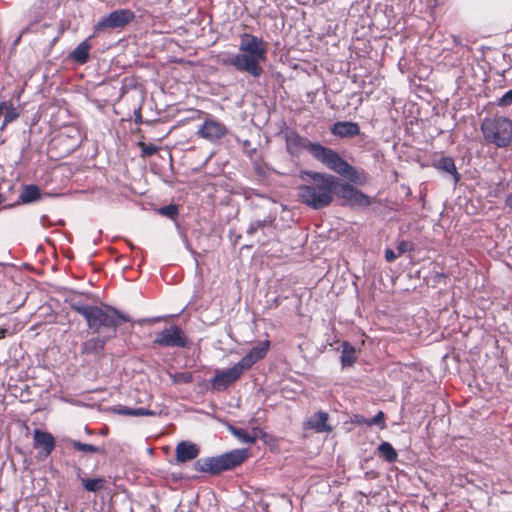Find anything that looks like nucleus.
Returning a JSON list of instances; mask_svg holds the SVG:
<instances>
[{
  "instance_id": "20e7f679",
  "label": "nucleus",
  "mask_w": 512,
  "mask_h": 512,
  "mask_svg": "<svg viewBox=\"0 0 512 512\" xmlns=\"http://www.w3.org/2000/svg\"><path fill=\"white\" fill-rule=\"evenodd\" d=\"M72 310L83 316L87 327L93 333L106 336L108 339L116 337L117 329L131 318L121 313L116 308L102 304L101 306L88 305L83 303H73Z\"/></svg>"
},
{
  "instance_id": "f257e3e1",
  "label": "nucleus",
  "mask_w": 512,
  "mask_h": 512,
  "mask_svg": "<svg viewBox=\"0 0 512 512\" xmlns=\"http://www.w3.org/2000/svg\"><path fill=\"white\" fill-rule=\"evenodd\" d=\"M285 144L291 156H299L303 151H307L316 161L345 179L360 186L368 182V175L364 170H359L348 163L334 149L312 142L295 130H288L285 133Z\"/></svg>"
},
{
  "instance_id": "58836bf2",
  "label": "nucleus",
  "mask_w": 512,
  "mask_h": 512,
  "mask_svg": "<svg viewBox=\"0 0 512 512\" xmlns=\"http://www.w3.org/2000/svg\"><path fill=\"white\" fill-rule=\"evenodd\" d=\"M7 330L4 328H0V339H3L6 337Z\"/></svg>"
},
{
  "instance_id": "c756f323",
  "label": "nucleus",
  "mask_w": 512,
  "mask_h": 512,
  "mask_svg": "<svg viewBox=\"0 0 512 512\" xmlns=\"http://www.w3.org/2000/svg\"><path fill=\"white\" fill-rule=\"evenodd\" d=\"M2 103L9 105L4 109L5 115H4V122L2 125V128H4L8 123H11V122L15 121L16 119H18L19 112L13 107V103L11 101H3Z\"/></svg>"
},
{
  "instance_id": "a211bd4d",
  "label": "nucleus",
  "mask_w": 512,
  "mask_h": 512,
  "mask_svg": "<svg viewBox=\"0 0 512 512\" xmlns=\"http://www.w3.org/2000/svg\"><path fill=\"white\" fill-rule=\"evenodd\" d=\"M432 166L440 171L451 174L455 183H458L461 179V174L457 171L455 161L450 156H441L433 162Z\"/></svg>"
},
{
  "instance_id": "6ab92c4d",
  "label": "nucleus",
  "mask_w": 512,
  "mask_h": 512,
  "mask_svg": "<svg viewBox=\"0 0 512 512\" xmlns=\"http://www.w3.org/2000/svg\"><path fill=\"white\" fill-rule=\"evenodd\" d=\"M109 339L106 336H96L92 337L81 345V354L82 355H90V354H99L101 353L105 345Z\"/></svg>"
},
{
  "instance_id": "9d476101",
  "label": "nucleus",
  "mask_w": 512,
  "mask_h": 512,
  "mask_svg": "<svg viewBox=\"0 0 512 512\" xmlns=\"http://www.w3.org/2000/svg\"><path fill=\"white\" fill-rule=\"evenodd\" d=\"M135 18V13L130 9H117L102 17L95 25V31L107 29H123Z\"/></svg>"
},
{
  "instance_id": "f704fd0d",
  "label": "nucleus",
  "mask_w": 512,
  "mask_h": 512,
  "mask_svg": "<svg viewBox=\"0 0 512 512\" xmlns=\"http://www.w3.org/2000/svg\"><path fill=\"white\" fill-rule=\"evenodd\" d=\"M398 255L414 250V244L411 241H401L397 245Z\"/></svg>"
},
{
  "instance_id": "b1692460",
  "label": "nucleus",
  "mask_w": 512,
  "mask_h": 512,
  "mask_svg": "<svg viewBox=\"0 0 512 512\" xmlns=\"http://www.w3.org/2000/svg\"><path fill=\"white\" fill-rule=\"evenodd\" d=\"M377 453L379 457L383 458L388 463H394L398 459L397 451L389 442L386 441H383L377 447Z\"/></svg>"
},
{
  "instance_id": "ddd939ff",
  "label": "nucleus",
  "mask_w": 512,
  "mask_h": 512,
  "mask_svg": "<svg viewBox=\"0 0 512 512\" xmlns=\"http://www.w3.org/2000/svg\"><path fill=\"white\" fill-rule=\"evenodd\" d=\"M33 446L38 450L39 457L45 459L55 449L56 441L51 433L35 429L33 431Z\"/></svg>"
},
{
  "instance_id": "ea45409f",
  "label": "nucleus",
  "mask_w": 512,
  "mask_h": 512,
  "mask_svg": "<svg viewBox=\"0 0 512 512\" xmlns=\"http://www.w3.org/2000/svg\"><path fill=\"white\" fill-rule=\"evenodd\" d=\"M8 105H6L5 103H0V117L2 116L3 112H4V109L7 107Z\"/></svg>"
},
{
  "instance_id": "a878e982",
  "label": "nucleus",
  "mask_w": 512,
  "mask_h": 512,
  "mask_svg": "<svg viewBox=\"0 0 512 512\" xmlns=\"http://www.w3.org/2000/svg\"><path fill=\"white\" fill-rule=\"evenodd\" d=\"M452 41H453V48H452V51L457 54V55H460L461 58H466V59H469L471 53H472V49L469 45L463 43L462 39L460 38V36H456V35H453L452 36Z\"/></svg>"
},
{
  "instance_id": "79ce46f5",
  "label": "nucleus",
  "mask_w": 512,
  "mask_h": 512,
  "mask_svg": "<svg viewBox=\"0 0 512 512\" xmlns=\"http://www.w3.org/2000/svg\"><path fill=\"white\" fill-rule=\"evenodd\" d=\"M509 56H510V59H511V61H512V51H511V54H510Z\"/></svg>"
},
{
  "instance_id": "37998d69",
  "label": "nucleus",
  "mask_w": 512,
  "mask_h": 512,
  "mask_svg": "<svg viewBox=\"0 0 512 512\" xmlns=\"http://www.w3.org/2000/svg\"><path fill=\"white\" fill-rule=\"evenodd\" d=\"M435 2V5L437 4V0H433Z\"/></svg>"
},
{
  "instance_id": "9b49d317",
  "label": "nucleus",
  "mask_w": 512,
  "mask_h": 512,
  "mask_svg": "<svg viewBox=\"0 0 512 512\" xmlns=\"http://www.w3.org/2000/svg\"><path fill=\"white\" fill-rule=\"evenodd\" d=\"M244 372L245 370L238 362L231 368L217 371L213 378L210 380L211 387L213 390L219 392L224 391L236 383L244 374Z\"/></svg>"
},
{
  "instance_id": "dca6fc26",
  "label": "nucleus",
  "mask_w": 512,
  "mask_h": 512,
  "mask_svg": "<svg viewBox=\"0 0 512 512\" xmlns=\"http://www.w3.org/2000/svg\"><path fill=\"white\" fill-rule=\"evenodd\" d=\"M199 447L192 442L181 441L177 444L175 449L176 461L178 463H185L187 461L196 459L199 455Z\"/></svg>"
},
{
  "instance_id": "c85d7f7f",
  "label": "nucleus",
  "mask_w": 512,
  "mask_h": 512,
  "mask_svg": "<svg viewBox=\"0 0 512 512\" xmlns=\"http://www.w3.org/2000/svg\"><path fill=\"white\" fill-rule=\"evenodd\" d=\"M71 445L72 447L77 450V451H80V452H83L85 454H92V453H103V449L98 447V446H94L92 444H86V443H82L80 441H77V440H72L71 441Z\"/></svg>"
},
{
  "instance_id": "e433bc0d",
  "label": "nucleus",
  "mask_w": 512,
  "mask_h": 512,
  "mask_svg": "<svg viewBox=\"0 0 512 512\" xmlns=\"http://www.w3.org/2000/svg\"><path fill=\"white\" fill-rule=\"evenodd\" d=\"M400 255L396 254L392 249H386L385 250V259L387 262H393L397 257Z\"/></svg>"
},
{
  "instance_id": "f3484780",
  "label": "nucleus",
  "mask_w": 512,
  "mask_h": 512,
  "mask_svg": "<svg viewBox=\"0 0 512 512\" xmlns=\"http://www.w3.org/2000/svg\"><path fill=\"white\" fill-rule=\"evenodd\" d=\"M331 133L340 138H351L360 134V127L356 122L338 121L332 125Z\"/></svg>"
},
{
  "instance_id": "39448f33",
  "label": "nucleus",
  "mask_w": 512,
  "mask_h": 512,
  "mask_svg": "<svg viewBox=\"0 0 512 512\" xmlns=\"http://www.w3.org/2000/svg\"><path fill=\"white\" fill-rule=\"evenodd\" d=\"M247 458V449H235L216 457L197 459L193 468L196 472L217 475L240 466Z\"/></svg>"
},
{
  "instance_id": "f03ea898",
  "label": "nucleus",
  "mask_w": 512,
  "mask_h": 512,
  "mask_svg": "<svg viewBox=\"0 0 512 512\" xmlns=\"http://www.w3.org/2000/svg\"><path fill=\"white\" fill-rule=\"evenodd\" d=\"M303 184L297 187V200L307 207L320 210L330 206L338 178L332 174L303 170L300 172Z\"/></svg>"
},
{
  "instance_id": "423d86ee",
  "label": "nucleus",
  "mask_w": 512,
  "mask_h": 512,
  "mask_svg": "<svg viewBox=\"0 0 512 512\" xmlns=\"http://www.w3.org/2000/svg\"><path fill=\"white\" fill-rule=\"evenodd\" d=\"M481 132L487 143L498 148L512 145V121L506 117L485 118L481 123Z\"/></svg>"
},
{
  "instance_id": "1a4fd4ad",
  "label": "nucleus",
  "mask_w": 512,
  "mask_h": 512,
  "mask_svg": "<svg viewBox=\"0 0 512 512\" xmlns=\"http://www.w3.org/2000/svg\"><path fill=\"white\" fill-rule=\"evenodd\" d=\"M153 343L160 347L178 348H189L191 344L185 332L175 324L157 332Z\"/></svg>"
},
{
  "instance_id": "4be33fe9",
  "label": "nucleus",
  "mask_w": 512,
  "mask_h": 512,
  "mask_svg": "<svg viewBox=\"0 0 512 512\" xmlns=\"http://www.w3.org/2000/svg\"><path fill=\"white\" fill-rule=\"evenodd\" d=\"M41 198V191L37 185H24L19 194L17 204H28L36 202Z\"/></svg>"
},
{
  "instance_id": "393cba45",
  "label": "nucleus",
  "mask_w": 512,
  "mask_h": 512,
  "mask_svg": "<svg viewBox=\"0 0 512 512\" xmlns=\"http://www.w3.org/2000/svg\"><path fill=\"white\" fill-rule=\"evenodd\" d=\"M112 410L114 413L119 414V415H124V416H152V415H154L153 411H150L149 409L142 408V407L129 408V407L119 405L117 407H114Z\"/></svg>"
},
{
  "instance_id": "0eeeda50",
  "label": "nucleus",
  "mask_w": 512,
  "mask_h": 512,
  "mask_svg": "<svg viewBox=\"0 0 512 512\" xmlns=\"http://www.w3.org/2000/svg\"><path fill=\"white\" fill-rule=\"evenodd\" d=\"M80 144V131L75 127H68L51 139L48 151L51 157L60 159L72 154Z\"/></svg>"
},
{
  "instance_id": "4c0bfd02",
  "label": "nucleus",
  "mask_w": 512,
  "mask_h": 512,
  "mask_svg": "<svg viewBox=\"0 0 512 512\" xmlns=\"http://www.w3.org/2000/svg\"><path fill=\"white\" fill-rule=\"evenodd\" d=\"M505 203L507 206L512 208V192L507 196Z\"/></svg>"
},
{
  "instance_id": "aec40b11",
  "label": "nucleus",
  "mask_w": 512,
  "mask_h": 512,
  "mask_svg": "<svg viewBox=\"0 0 512 512\" xmlns=\"http://www.w3.org/2000/svg\"><path fill=\"white\" fill-rule=\"evenodd\" d=\"M230 431L239 441L246 444H254L260 435H265L259 427L252 428L251 433H249L242 428L230 426Z\"/></svg>"
},
{
  "instance_id": "4468645a",
  "label": "nucleus",
  "mask_w": 512,
  "mask_h": 512,
  "mask_svg": "<svg viewBox=\"0 0 512 512\" xmlns=\"http://www.w3.org/2000/svg\"><path fill=\"white\" fill-rule=\"evenodd\" d=\"M270 346L271 342L268 339L259 342L238 363L245 371L249 370L255 363L265 358Z\"/></svg>"
},
{
  "instance_id": "6e6552de",
  "label": "nucleus",
  "mask_w": 512,
  "mask_h": 512,
  "mask_svg": "<svg viewBox=\"0 0 512 512\" xmlns=\"http://www.w3.org/2000/svg\"><path fill=\"white\" fill-rule=\"evenodd\" d=\"M353 184L356 183L340 181L336 185L334 196L336 195L339 199L343 200L342 205H349L351 207L361 206L367 207L371 205V199L368 195L363 193L361 190L356 188Z\"/></svg>"
},
{
  "instance_id": "7ed1b4c3",
  "label": "nucleus",
  "mask_w": 512,
  "mask_h": 512,
  "mask_svg": "<svg viewBox=\"0 0 512 512\" xmlns=\"http://www.w3.org/2000/svg\"><path fill=\"white\" fill-rule=\"evenodd\" d=\"M239 51L241 53L223 59L221 64L233 66L239 72L259 78L264 72L261 64L267 60V43L262 37L243 33L240 35Z\"/></svg>"
},
{
  "instance_id": "f8f14e48",
  "label": "nucleus",
  "mask_w": 512,
  "mask_h": 512,
  "mask_svg": "<svg viewBox=\"0 0 512 512\" xmlns=\"http://www.w3.org/2000/svg\"><path fill=\"white\" fill-rule=\"evenodd\" d=\"M228 134L225 124L213 118H206L197 130L200 138L215 142Z\"/></svg>"
},
{
  "instance_id": "bb28decb",
  "label": "nucleus",
  "mask_w": 512,
  "mask_h": 512,
  "mask_svg": "<svg viewBox=\"0 0 512 512\" xmlns=\"http://www.w3.org/2000/svg\"><path fill=\"white\" fill-rule=\"evenodd\" d=\"M83 488L88 492H98L105 488L107 481L104 478H81Z\"/></svg>"
},
{
  "instance_id": "5701e85b",
  "label": "nucleus",
  "mask_w": 512,
  "mask_h": 512,
  "mask_svg": "<svg viewBox=\"0 0 512 512\" xmlns=\"http://www.w3.org/2000/svg\"><path fill=\"white\" fill-rule=\"evenodd\" d=\"M357 360L356 349L348 341L342 343L341 364L343 367L352 366Z\"/></svg>"
},
{
  "instance_id": "7c9ffc66",
  "label": "nucleus",
  "mask_w": 512,
  "mask_h": 512,
  "mask_svg": "<svg viewBox=\"0 0 512 512\" xmlns=\"http://www.w3.org/2000/svg\"><path fill=\"white\" fill-rule=\"evenodd\" d=\"M174 384H188L193 381V374L191 372H177L170 375Z\"/></svg>"
},
{
  "instance_id": "2f4dec72",
  "label": "nucleus",
  "mask_w": 512,
  "mask_h": 512,
  "mask_svg": "<svg viewBox=\"0 0 512 512\" xmlns=\"http://www.w3.org/2000/svg\"><path fill=\"white\" fill-rule=\"evenodd\" d=\"M138 146L141 148L142 157H150L158 152L159 148L152 143L139 142Z\"/></svg>"
},
{
  "instance_id": "72a5a7b5",
  "label": "nucleus",
  "mask_w": 512,
  "mask_h": 512,
  "mask_svg": "<svg viewBox=\"0 0 512 512\" xmlns=\"http://www.w3.org/2000/svg\"><path fill=\"white\" fill-rule=\"evenodd\" d=\"M266 226H271V221H255L250 224L249 228L247 229V233L249 235H253L256 233L259 229H263Z\"/></svg>"
},
{
  "instance_id": "cd10ccee",
  "label": "nucleus",
  "mask_w": 512,
  "mask_h": 512,
  "mask_svg": "<svg viewBox=\"0 0 512 512\" xmlns=\"http://www.w3.org/2000/svg\"><path fill=\"white\" fill-rule=\"evenodd\" d=\"M358 423H363V424L367 425L368 427L376 425L380 429H385L386 428L385 414L383 413V411H379L374 417L369 418V419L362 418V420H358Z\"/></svg>"
},
{
  "instance_id": "c9c22d12",
  "label": "nucleus",
  "mask_w": 512,
  "mask_h": 512,
  "mask_svg": "<svg viewBox=\"0 0 512 512\" xmlns=\"http://www.w3.org/2000/svg\"><path fill=\"white\" fill-rule=\"evenodd\" d=\"M501 106H508L512 104V89L507 91L498 102Z\"/></svg>"
},
{
  "instance_id": "a19ab883",
  "label": "nucleus",
  "mask_w": 512,
  "mask_h": 512,
  "mask_svg": "<svg viewBox=\"0 0 512 512\" xmlns=\"http://www.w3.org/2000/svg\"><path fill=\"white\" fill-rule=\"evenodd\" d=\"M4 202V197L3 195L0 193V204H2Z\"/></svg>"
},
{
  "instance_id": "412c9836",
  "label": "nucleus",
  "mask_w": 512,
  "mask_h": 512,
  "mask_svg": "<svg viewBox=\"0 0 512 512\" xmlns=\"http://www.w3.org/2000/svg\"><path fill=\"white\" fill-rule=\"evenodd\" d=\"M91 45L88 40L82 41L74 48L69 57L78 64H86L89 61Z\"/></svg>"
},
{
  "instance_id": "473e14b6",
  "label": "nucleus",
  "mask_w": 512,
  "mask_h": 512,
  "mask_svg": "<svg viewBox=\"0 0 512 512\" xmlns=\"http://www.w3.org/2000/svg\"><path fill=\"white\" fill-rule=\"evenodd\" d=\"M161 215H164L170 219H175L178 216L177 205L170 204L159 209Z\"/></svg>"
},
{
  "instance_id": "2eb2a0df",
  "label": "nucleus",
  "mask_w": 512,
  "mask_h": 512,
  "mask_svg": "<svg viewBox=\"0 0 512 512\" xmlns=\"http://www.w3.org/2000/svg\"><path fill=\"white\" fill-rule=\"evenodd\" d=\"M329 414L325 411H317L309 419H307L303 428L305 430H313L316 433H330L332 426L328 424Z\"/></svg>"
}]
</instances>
